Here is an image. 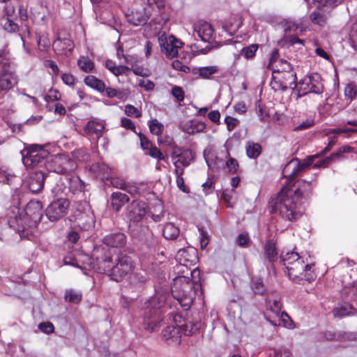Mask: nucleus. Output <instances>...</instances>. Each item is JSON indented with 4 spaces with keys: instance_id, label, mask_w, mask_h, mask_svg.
<instances>
[{
    "instance_id": "1",
    "label": "nucleus",
    "mask_w": 357,
    "mask_h": 357,
    "mask_svg": "<svg viewBox=\"0 0 357 357\" xmlns=\"http://www.w3.org/2000/svg\"><path fill=\"white\" fill-rule=\"evenodd\" d=\"M284 184L278 195L269 203L270 212L278 213L283 219L292 221L301 215L300 206L303 204L312 194L313 185L305 180Z\"/></svg>"
},
{
    "instance_id": "2",
    "label": "nucleus",
    "mask_w": 357,
    "mask_h": 357,
    "mask_svg": "<svg viewBox=\"0 0 357 357\" xmlns=\"http://www.w3.org/2000/svg\"><path fill=\"white\" fill-rule=\"evenodd\" d=\"M92 267L99 273L107 274L112 280L120 282L126 275L131 274L135 265L128 255L107 250L102 255L96 256Z\"/></svg>"
},
{
    "instance_id": "3",
    "label": "nucleus",
    "mask_w": 357,
    "mask_h": 357,
    "mask_svg": "<svg viewBox=\"0 0 357 357\" xmlns=\"http://www.w3.org/2000/svg\"><path fill=\"white\" fill-rule=\"evenodd\" d=\"M42 216V203L38 200H31L23 211L15 205L10 208L8 213V224L22 238L28 236L29 231L37 227Z\"/></svg>"
},
{
    "instance_id": "4",
    "label": "nucleus",
    "mask_w": 357,
    "mask_h": 357,
    "mask_svg": "<svg viewBox=\"0 0 357 357\" xmlns=\"http://www.w3.org/2000/svg\"><path fill=\"white\" fill-rule=\"evenodd\" d=\"M280 260L287 271L290 280L300 283L302 280L309 282L314 280L317 275L313 269V264L305 263L303 257L294 251L282 252Z\"/></svg>"
},
{
    "instance_id": "5",
    "label": "nucleus",
    "mask_w": 357,
    "mask_h": 357,
    "mask_svg": "<svg viewBox=\"0 0 357 357\" xmlns=\"http://www.w3.org/2000/svg\"><path fill=\"white\" fill-rule=\"evenodd\" d=\"M167 296L156 293L144 303V325L146 330L152 332L162 321V308L165 307Z\"/></svg>"
},
{
    "instance_id": "6",
    "label": "nucleus",
    "mask_w": 357,
    "mask_h": 357,
    "mask_svg": "<svg viewBox=\"0 0 357 357\" xmlns=\"http://www.w3.org/2000/svg\"><path fill=\"white\" fill-rule=\"evenodd\" d=\"M171 291L172 296L178 301L185 310L190 307L195 298L193 284L189 278L178 276L172 284Z\"/></svg>"
},
{
    "instance_id": "7",
    "label": "nucleus",
    "mask_w": 357,
    "mask_h": 357,
    "mask_svg": "<svg viewBox=\"0 0 357 357\" xmlns=\"http://www.w3.org/2000/svg\"><path fill=\"white\" fill-rule=\"evenodd\" d=\"M144 6L142 10H132L127 15V20L130 24L140 26L146 24L152 13H161L164 9L163 0H142Z\"/></svg>"
},
{
    "instance_id": "8",
    "label": "nucleus",
    "mask_w": 357,
    "mask_h": 357,
    "mask_svg": "<svg viewBox=\"0 0 357 357\" xmlns=\"http://www.w3.org/2000/svg\"><path fill=\"white\" fill-rule=\"evenodd\" d=\"M22 162L26 167H46L50 153L40 145L32 144L22 151Z\"/></svg>"
},
{
    "instance_id": "9",
    "label": "nucleus",
    "mask_w": 357,
    "mask_h": 357,
    "mask_svg": "<svg viewBox=\"0 0 357 357\" xmlns=\"http://www.w3.org/2000/svg\"><path fill=\"white\" fill-rule=\"evenodd\" d=\"M18 77L11 69L10 62L5 52L0 53V93H6L17 86Z\"/></svg>"
},
{
    "instance_id": "10",
    "label": "nucleus",
    "mask_w": 357,
    "mask_h": 357,
    "mask_svg": "<svg viewBox=\"0 0 357 357\" xmlns=\"http://www.w3.org/2000/svg\"><path fill=\"white\" fill-rule=\"evenodd\" d=\"M76 168L74 160L65 154H59L48 158L45 169L48 172H52L65 176L73 172Z\"/></svg>"
},
{
    "instance_id": "11",
    "label": "nucleus",
    "mask_w": 357,
    "mask_h": 357,
    "mask_svg": "<svg viewBox=\"0 0 357 357\" xmlns=\"http://www.w3.org/2000/svg\"><path fill=\"white\" fill-rule=\"evenodd\" d=\"M312 162V157H308L303 163H301L298 158L291 159L282 170V175L287 178L284 184L294 183L295 178L305 168L311 165Z\"/></svg>"
},
{
    "instance_id": "12",
    "label": "nucleus",
    "mask_w": 357,
    "mask_h": 357,
    "mask_svg": "<svg viewBox=\"0 0 357 357\" xmlns=\"http://www.w3.org/2000/svg\"><path fill=\"white\" fill-rule=\"evenodd\" d=\"M171 158L174 166V172L181 174L184 172L185 168L188 167L193 160L194 155L188 149L176 146L172 150Z\"/></svg>"
},
{
    "instance_id": "13",
    "label": "nucleus",
    "mask_w": 357,
    "mask_h": 357,
    "mask_svg": "<svg viewBox=\"0 0 357 357\" xmlns=\"http://www.w3.org/2000/svg\"><path fill=\"white\" fill-rule=\"evenodd\" d=\"M160 50L168 58L177 56L178 50L181 47L182 43L172 35L167 36L165 33L158 37Z\"/></svg>"
},
{
    "instance_id": "14",
    "label": "nucleus",
    "mask_w": 357,
    "mask_h": 357,
    "mask_svg": "<svg viewBox=\"0 0 357 357\" xmlns=\"http://www.w3.org/2000/svg\"><path fill=\"white\" fill-rule=\"evenodd\" d=\"M69 204V201L67 199H57L51 202L47 207L45 211L46 216L52 222L61 219L66 215Z\"/></svg>"
},
{
    "instance_id": "15",
    "label": "nucleus",
    "mask_w": 357,
    "mask_h": 357,
    "mask_svg": "<svg viewBox=\"0 0 357 357\" xmlns=\"http://www.w3.org/2000/svg\"><path fill=\"white\" fill-rule=\"evenodd\" d=\"M45 173L42 169H38L30 172L25 181V185L27 188L33 193H37L40 191L44 185Z\"/></svg>"
},
{
    "instance_id": "16",
    "label": "nucleus",
    "mask_w": 357,
    "mask_h": 357,
    "mask_svg": "<svg viewBox=\"0 0 357 357\" xmlns=\"http://www.w3.org/2000/svg\"><path fill=\"white\" fill-rule=\"evenodd\" d=\"M84 211L76 215V223L83 230H89L95 226V217L89 206L85 204Z\"/></svg>"
},
{
    "instance_id": "17",
    "label": "nucleus",
    "mask_w": 357,
    "mask_h": 357,
    "mask_svg": "<svg viewBox=\"0 0 357 357\" xmlns=\"http://www.w3.org/2000/svg\"><path fill=\"white\" fill-rule=\"evenodd\" d=\"M194 35L195 33L204 42L209 43L212 38L213 29L206 21L199 20L193 24Z\"/></svg>"
},
{
    "instance_id": "18",
    "label": "nucleus",
    "mask_w": 357,
    "mask_h": 357,
    "mask_svg": "<svg viewBox=\"0 0 357 357\" xmlns=\"http://www.w3.org/2000/svg\"><path fill=\"white\" fill-rule=\"evenodd\" d=\"M127 211L130 221L139 222L146 213L145 203L134 201L128 206Z\"/></svg>"
},
{
    "instance_id": "19",
    "label": "nucleus",
    "mask_w": 357,
    "mask_h": 357,
    "mask_svg": "<svg viewBox=\"0 0 357 357\" xmlns=\"http://www.w3.org/2000/svg\"><path fill=\"white\" fill-rule=\"evenodd\" d=\"M206 124L197 119H191L183 121L181 124V129L189 135H195L204 131Z\"/></svg>"
},
{
    "instance_id": "20",
    "label": "nucleus",
    "mask_w": 357,
    "mask_h": 357,
    "mask_svg": "<svg viewBox=\"0 0 357 357\" xmlns=\"http://www.w3.org/2000/svg\"><path fill=\"white\" fill-rule=\"evenodd\" d=\"M91 175L95 178L107 179L111 174V169L103 162H96L89 167Z\"/></svg>"
},
{
    "instance_id": "21",
    "label": "nucleus",
    "mask_w": 357,
    "mask_h": 357,
    "mask_svg": "<svg viewBox=\"0 0 357 357\" xmlns=\"http://www.w3.org/2000/svg\"><path fill=\"white\" fill-rule=\"evenodd\" d=\"M53 49L56 54L59 55H68L73 48V41L69 38H57L52 44Z\"/></svg>"
},
{
    "instance_id": "22",
    "label": "nucleus",
    "mask_w": 357,
    "mask_h": 357,
    "mask_svg": "<svg viewBox=\"0 0 357 357\" xmlns=\"http://www.w3.org/2000/svg\"><path fill=\"white\" fill-rule=\"evenodd\" d=\"M102 242L107 246L121 248L126 245V236L121 232L110 234L104 237Z\"/></svg>"
},
{
    "instance_id": "23",
    "label": "nucleus",
    "mask_w": 357,
    "mask_h": 357,
    "mask_svg": "<svg viewBox=\"0 0 357 357\" xmlns=\"http://www.w3.org/2000/svg\"><path fill=\"white\" fill-rule=\"evenodd\" d=\"M291 64L285 60L280 59L278 61V66L274 68L273 75L278 74L280 75L282 73H286L288 76L289 83H296V76L292 71Z\"/></svg>"
},
{
    "instance_id": "24",
    "label": "nucleus",
    "mask_w": 357,
    "mask_h": 357,
    "mask_svg": "<svg viewBox=\"0 0 357 357\" xmlns=\"http://www.w3.org/2000/svg\"><path fill=\"white\" fill-rule=\"evenodd\" d=\"M241 25V17L238 15H232L222 25V31L229 36H233Z\"/></svg>"
},
{
    "instance_id": "25",
    "label": "nucleus",
    "mask_w": 357,
    "mask_h": 357,
    "mask_svg": "<svg viewBox=\"0 0 357 357\" xmlns=\"http://www.w3.org/2000/svg\"><path fill=\"white\" fill-rule=\"evenodd\" d=\"M64 180L68 184V192L75 194L82 192L84 189V183L76 175H70L68 174L64 176Z\"/></svg>"
},
{
    "instance_id": "26",
    "label": "nucleus",
    "mask_w": 357,
    "mask_h": 357,
    "mask_svg": "<svg viewBox=\"0 0 357 357\" xmlns=\"http://www.w3.org/2000/svg\"><path fill=\"white\" fill-rule=\"evenodd\" d=\"M162 337L168 344H179L181 342L180 329L175 326H168L162 331Z\"/></svg>"
},
{
    "instance_id": "27",
    "label": "nucleus",
    "mask_w": 357,
    "mask_h": 357,
    "mask_svg": "<svg viewBox=\"0 0 357 357\" xmlns=\"http://www.w3.org/2000/svg\"><path fill=\"white\" fill-rule=\"evenodd\" d=\"M0 176L3 183H7L13 188L17 189V186L21 183L20 178L8 169H1L0 170Z\"/></svg>"
},
{
    "instance_id": "28",
    "label": "nucleus",
    "mask_w": 357,
    "mask_h": 357,
    "mask_svg": "<svg viewBox=\"0 0 357 357\" xmlns=\"http://www.w3.org/2000/svg\"><path fill=\"white\" fill-rule=\"evenodd\" d=\"M104 128L102 123L90 121L85 126L84 130L85 134L89 136L95 135L98 139L102 136Z\"/></svg>"
},
{
    "instance_id": "29",
    "label": "nucleus",
    "mask_w": 357,
    "mask_h": 357,
    "mask_svg": "<svg viewBox=\"0 0 357 357\" xmlns=\"http://www.w3.org/2000/svg\"><path fill=\"white\" fill-rule=\"evenodd\" d=\"M326 12H329V10L327 8H317V10L313 11L310 15L311 22L320 26H324L327 20Z\"/></svg>"
},
{
    "instance_id": "30",
    "label": "nucleus",
    "mask_w": 357,
    "mask_h": 357,
    "mask_svg": "<svg viewBox=\"0 0 357 357\" xmlns=\"http://www.w3.org/2000/svg\"><path fill=\"white\" fill-rule=\"evenodd\" d=\"M111 199L112 207L116 211H120L121 207L129 201L128 195L121 192H114L112 194Z\"/></svg>"
},
{
    "instance_id": "31",
    "label": "nucleus",
    "mask_w": 357,
    "mask_h": 357,
    "mask_svg": "<svg viewBox=\"0 0 357 357\" xmlns=\"http://www.w3.org/2000/svg\"><path fill=\"white\" fill-rule=\"evenodd\" d=\"M280 25L282 28L284 32L287 34L288 32L294 31L298 29H300L301 31H303L305 29V27H304L301 22H298L296 20L288 18V19H283L281 20Z\"/></svg>"
},
{
    "instance_id": "32",
    "label": "nucleus",
    "mask_w": 357,
    "mask_h": 357,
    "mask_svg": "<svg viewBox=\"0 0 357 357\" xmlns=\"http://www.w3.org/2000/svg\"><path fill=\"white\" fill-rule=\"evenodd\" d=\"M305 77L310 79V83L308 84L312 93L321 94L323 93L324 86L321 82V76L319 74H313Z\"/></svg>"
},
{
    "instance_id": "33",
    "label": "nucleus",
    "mask_w": 357,
    "mask_h": 357,
    "mask_svg": "<svg viewBox=\"0 0 357 357\" xmlns=\"http://www.w3.org/2000/svg\"><path fill=\"white\" fill-rule=\"evenodd\" d=\"M353 310L352 306L347 303H338L333 310V314L335 317L342 318L352 314Z\"/></svg>"
},
{
    "instance_id": "34",
    "label": "nucleus",
    "mask_w": 357,
    "mask_h": 357,
    "mask_svg": "<svg viewBox=\"0 0 357 357\" xmlns=\"http://www.w3.org/2000/svg\"><path fill=\"white\" fill-rule=\"evenodd\" d=\"M264 255L266 259L271 263L275 261L278 259L275 243L273 241H268L264 245Z\"/></svg>"
},
{
    "instance_id": "35",
    "label": "nucleus",
    "mask_w": 357,
    "mask_h": 357,
    "mask_svg": "<svg viewBox=\"0 0 357 357\" xmlns=\"http://www.w3.org/2000/svg\"><path fill=\"white\" fill-rule=\"evenodd\" d=\"M266 306L267 311H269L273 313L277 318L281 314L282 312V303L281 299L280 298H275L274 300L266 299Z\"/></svg>"
},
{
    "instance_id": "36",
    "label": "nucleus",
    "mask_w": 357,
    "mask_h": 357,
    "mask_svg": "<svg viewBox=\"0 0 357 357\" xmlns=\"http://www.w3.org/2000/svg\"><path fill=\"white\" fill-rule=\"evenodd\" d=\"M266 318L268 321H269L271 324L274 326H277L278 324H280V322L283 324V326L287 328H293L294 327V324L293 321L291 319L290 317L288 315V314L282 311L281 314L278 317V322L274 320H271V317L269 316H266Z\"/></svg>"
},
{
    "instance_id": "37",
    "label": "nucleus",
    "mask_w": 357,
    "mask_h": 357,
    "mask_svg": "<svg viewBox=\"0 0 357 357\" xmlns=\"http://www.w3.org/2000/svg\"><path fill=\"white\" fill-rule=\"evenodd\" d=\"M246 154L248 158L255 159L261 152V146L259 143L248 142L246 144Z\"/></svg>"
},
{
    "instance_id": "38",
    "label": "nucleus",
    "mask_w": 357,
    "mask_h": 357,
    "mask_svg": "<svg viewBox=\"0 0 357 357\" xmlns=\"http://www.w3.org/2000/svg\"><path fill=\"white\" fill-rule=\"evenodd\" d=\"M84 83L91 88L94 89L98 91L102 92L105 91L104 82L93 75L86 76L84 79Z\"/></svg>"
},
{
    "instance_id": "39",
    "label": "nucleus",
    "mask_w": 357,
    "mask_h": 357,
    "mask_svg": "<svg viewBox=\"0 0 357 357\" xmlns=\"http://www.w3.org/2000/svg\"><path fill=\"white\" fill-rule=\"evenodd\" d=\"M310 79H306V77H303L301 79L298 84L296 85V90L298 92L297 97L301 98L302 96H304L308 93H311V89L309 86Z\"/></svg>"
},
{
    "instance_id": "40",
    "label": "nucleus",
    "mask_w": 357,
    "mask_h": 357,
    "mask_svg": "<svg viewBox=\"0 0 357 357\" xmlns=\"http://www.w3.org/2000/svg\"><path fill=\"white\" fill-rule=\"evenodd\" d=\"M179 232V229L171 222L167 223L163 228V236L166 239H175Z\"/></svg>"
},
{
    "instance_id": "41",
    "label": "nucleus",
    "mask_w": 357,
    "mask_h": 357,
    "mask_svg": "<svg viewBox=\"0 0 357 357\" xmlns=\"http://www.w3.org/2000/svg\"><path fill=\"white\" fill-rule=\"evenodd\" d=\"M342 298L347 300L357 299V283L353 284L349 287H344L341 291Z\"/></svg>"
},
{
    "instance_id": "42",
    "label": "nucleus",
    "mask_w": 357,
    "mask_h": 357,
    "mask_svg": "<svg viewBox=\"0 0 357 357\" xmlns=\"http://www.w3.org/2000/svg\"><path fill=\"white\" fill-rule=\"evenodd\" d=\"M79 68L85 73L91 71L94 68L93 62L88 57L81 56L77 61Z\"/></svg>"
},
{
    "instance_id": "43",
    "label": "nucleus",
    "mask_w": 357,
    "mask_h": 357,
    "mask_svg": "<svg viewBox=\"0 0 357 357\" xmlns=\"http://www.w3.org/2000/svg\"><path fill=\"white\" fill-rule=\"evenodd\" d=\"M150 215L153 220L155 222L162 220L164 216V207L161 203H158L153 208V211H150Z\"/></svg>"
},
{
    "instance_id": "44",
    "label": "nucleus",
    "mask_w": 357,
    "mask_h": 357,
    "mask_svg": "<svg viewBox=\"0 0 357 357\" xmlns=\"http://www.w3.org/2000/svg\"><path fill=\"white\" fill-rule=\"evenodd\" d=\"M149 127L150 132L157 136H160L164 129L163 124L160 123L156 119L149 121Z\"/></svg>"
},
{
    "instance_id": "45",
    "label": "nucleus",
    "mask_w": 357,
    "mask_h": 357,
    "mask_svg": "<svg viewBox=\"0 0 357 357\" xmlns=\"http://www.w3.org/2000/svg\"><path fill=\"white\" fill-rule=\"evenodd\" d=\"M258 48V45L252 44L249 46L243 47L241 50V54L243 55L246 59H250L255 57Z\"/></svg>"
},
{
    "instance_id": "46",
    "label": "nucleus",
    "mask_w": 357,
    "mask_h": 357,
    "mask_svg": "<svg viewBox=\"0 0 357 357\" xmlns=\"http://www.w3.org/2000/svg\"><path fill=\"white\" fill-rule=\"evenodd\" d=\"M67 185L68 184L63 177L52 188V192L54 196H59L61 194H66L68 191Z\"/></svg>"
},
{
    "instance_id": "47",
    "label": "nucleus",
    "mask_w": 357,
    "mask_h": 357,
    "mask_svg": "<svg viewBox=\"0 0 357 357\" xmlns=\"http://www.w3.org/2000/svg\"><path fill=\"white\" fill-rule=\"evenodd\" d=\"M349 36L350 45L354 50H357V21L351 24Z\"/></svg>"
},
{
    "instance_id": "48",
    "label": "nucleus",
    "mask_w": 357,
    "mask_h": 357,
    "mask_svg": "<svg viewBox=\"0 0 357 357\" xmlns=\"http://www.w3.org/2000/svg\"><path fill=\"white\" fill-rule=\"evenodd\" d=\"M218 68L215 66L201 67L198 69L199 75L203 78H208L211 75L215 73Z\"/></svg>"
},
{
    "instance_id": "49",
    "label": "nucleus",
    "mask_w": 357,
    "mask_h": 357,
    "mask_svg": "<svg viewBox=\"0 0 357 357\" xmlns=\"http://www.w3.org/2000/svg\"><path fill=\"white\" fill-rule=\"evenodd\" d=\"M72 153L73 157L79 161L86 162L90 159V154L85 149H76Z\"/></svg>"
},
{
    "instance_id": "50",
    "label": "nucleus",
    "mask_w": 357,
    "mask_h": 357,
    "mask_svg": "<svg viewBox=\"0 0 357 357\" xmlns=\"http://www.w3.org/2000/svg\"><path fill=\"white\" fill-rule=\"evenodd\" d=\"M65 298L70 303H77L82 299V294L73 290H67L65 294Z\"/></svg>"
},
{
    "instance_id": "51",
    "label": "nucleus",
    "mask_w": 357,
    "mask_h": 357,
    "mask_svg": "<svg viewBox=\"0 0 357 357\" xmlns=\"http://www.w3.org/2000/svg\"><path fill=\"white\" fill-rule=\"evenodd\" d=\"M279 57L280 54L278 50L274 49L271 53L268 63L267 65V68L273 71L274 68L276 67V66H278V61L280 60L279 59Z\"/></svg>"
},
{
    "instance_id": "52",
    "label": "nucleus",
    "mask_w": 357,
    "mask_h": 357,
    "mask_svg": "<svg viewBox=\"0 0 357 357\" xmlns=\"http://www.w3.org/2000/svg\"><path fill=\"white\" fill-rule=\"evenodd\" d=\"M273 357H297L294 352L287 347H281L279 349H275Z\"/></svg>"
},
{
    "instance_id": "53",
    "label": "nucleus",
    "mask_w": 357,
    "mask_h": 357,
    "mask_svg": "<svg viewBox=\"0 0 357 357\" xmlns=\"http://www.w3.org/2000/svg\"><path fill=\"white\" fill-rule=\"evenodd\" d=\"M357 95V90L354 84H348L344 88V96L346 98L352 100Z\"/></svg>"
},
{
    "instance_id": "54",
    "label": "nucleus",
    "mask_w": 357,
    "mask_h": 357,
    "mask_svg": "<svg viewBox=\"0 0 357 357\" xmlns=\"http://www.w3.org/2000/svg\"><path fill=\"white\" fill-rule=\"evenodd\" d=\"M226 168L228 172L234 174L238 169V163L234 158H229L226 162Z\"/></svg>"
},
{
    "instance_id": "55",
    "label": "nucleus",
    "mask_w": 357,
    "mask_h": 357,
    "mask_svg": "<svg viewBox=\"0 0 357 357\" xmlns=\"http://www.w3.org/2000/svg\"><path fill=\"white\" fill-rule=\"evenodd\" d=\"M146 154L150 155L153 158H155L158 160H164V155L162 153L156 146H151L146 153Z\"/></svg>"
},
{
    "instance_id": "56",
    "label": "nucleus",
    "mask_w": 357,
    "mask_h": 357,
    "mask_svg": "<svg viewBox=\"0 0 357 357\" xmlns=\"http://www.w3.org/2000/svg\"><path fill=\"white\" fill-rule=\"evenodd\" d=\"M3 29L8 33H15L18 30V25L13 21L6 19L3 24Z\"/></svg>"
},
{
    "instance_id": "57",
    "label": "nucleus",
    "mask_w": 357,
    "mask_h": 357,
    "mask_svg": "<svg viewBox=\"0 0 357 357\" xmlns=\"http://www.w3.org/2000/svg\"><path fill=\"white\" fill-rule=\"evenodd\" d=\"M252 288L254 293L256 294L262 295L266 291L264 284L260 280H257L254 281L252 283Z\"/></svg>"
},
{
    "instance_id": "58",
    "label": "nucleus",
    "mask_w": 357,
    "mask_h": 357,
    "mask_svg": "<svg viewBox=\"0 0 357 357\" xmlns=\"http://www.w3.org/2000/svg\"><path fill=\"white\" fill-rule=\"evenodd\" d=\"M184 172H181V174H178L176 172H174V174L176 176V185L177 187L183 192H188V188L185 185L184 179L182 177Z\"/></svg>"
},
{
    "instance_id": "59",
    "label": "nucleus",
    "mask_w": 357,
    "mask_h": 357,
    "mask_svg": "<svg viewBox=\"0 0 357 357\" xmlns=\"http://www.w3.org/2000/svg\"><path fill=\"white\" fill-rule=\"evenodd\" d=\"M125 114L127 116L138 118L141 116V112L133 105H126L125 107Z\"/></svg>"
},
{
    "instance_id": "60",
    "label": "nucleus",
    "mask_w": 357,
    "mask_h": 357,
    "mask_svg": "<svg viewBox=\"0 0 357 357\" xmlns=\"http://www.w3.org/2000/svg\"><path fill=\"white\" fill-rule=\"evenodd\" d=\"M172 94L178 102L184 100V91L180 86H174L172 89Z\"/></svg>"
},
{
    "instance_id": "61",
    "label": "nucleus",
    "mask_w": 357,
    "mask_h": 357,
    "mask_svg": "<svg viewBox=\"0 0 357 357\" xmlns=\"http://www.w3.org/2000/svg\"><path fill=\"white\" fill-rule=\"evenodd\" d=\"M225 123L227 125V128L229 131H232L235 127L238 125L239 123V121L230 116H227L225 119Z\"/></svg>"
},
{
    "instance_id": "62",
    "label": "nucleus",
    "mask_w": 357,
    "mask_h": 357,
    "mask_svg": "<svg viewBox=\"0 0 357 357\" xmlns=\"http://www.w3.org/2000/svg\"><path fill=\"white\" fill-rule=\"evenodd\" d=\"M172 66L174 70H179L185 73H188L190 69L186 65H184L181 61L175 60L172 62Z\"/></svg>"
},
{
    "instance_id": "63",
    "label": "nucleus",
    "mask_w": 357,
    "mask_h": 357,
    "mask_svg": "<svg viewBox=\"0 0 357 357\" xmlns=\"http://www.w3.org/2000/svg\"><path fill=\"white\" fill-rule=\"evenodd\" d=\"M139 137L140 140V146L142 149L148 151L151 146L152 144L150 141L141 132L137 133Z\"/></svg>"
},
{
    "instance_id": "64",
    "label": "nucleus",
    "mask_w": 357,
    "mask_h": 357,
    "mask_svg": "<svg viewBox=\"0 0 357 357\" xmlns=\"http://www.w3.org/2000/svg\"><path fill=\"white\" fill-rule=\"evenodd\" d=\"M38 328L42 332L46 334H50L53 333L54 329L53 324L50 322L40 323L38 325Z\"/></svg>"
}]
</instances>
